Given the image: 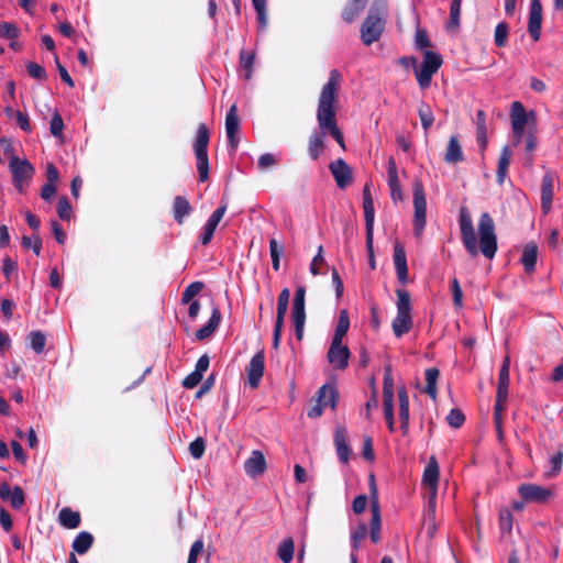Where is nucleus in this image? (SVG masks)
Masks as SVG:
<instances>
[{
	"label": "nucleus",
	"mask_w": 563,
	"mask_h": 563,
	"mask_svg": "<svg viewBox=\"0 0 563 563\" xmlns=\"http://www.w3.org/2000/svg\"><path fill=\"white\" fill-rule=\"evenodd\" d=\"M418 114L422 124L423 130L427 132L433 124L434 117L431 108L422 103L418 109Z\"/></svg>",
	"instance_id": "nucleus-42"
},
{
	"label": "nucleus",
	"mask_w": 563,
	"mask_h": 563,
	"mask_svg": "<svg viewBox=\"0 0 563 563\" xmlns=\"http://www.w3.org/2000/svg\"><path fill=\"white\" fill-rule=\"evenodd\" d=\"M518 493L526 501L533 503H544L552 496L549 488L536 484H521L518 487Z\"/></svg>",
	"instance_id": "nucleus-11"
},
{
	"label": "nucleus",
	"mask_w": 563,
	"mask_h": 563,
	"mask_svg": "<svg viewBox=\"0 0 563 563\" xmlns=\"http://www.w3.org/2000/svg\"><path fill=\"white\" fill-rule=\"evenodd\" d=\"M554 173L548 170L541 181V209L543 213H548L552 208V200L554 194Z\"/></svg>",
	"instance_id": "nucleus-14"
},
{
	"label": "nucleus",
	"mask_w": 563,
	"mask_h": 563,
	"mask_svg": "<svg viewBox=\"0 0 563 563\" xmlns=\"http://www.w3.org/2000/svg\"><path fill=\"white\" fill-rule=\"evenodd\" d=\"M19 36V29L15 24L10 22L0 23V37L7 40H15Z\"/></svg>",
	"instance_id": "nucleus-50"
},
{
	"label": "nucleus",
	"mask_w": 563,
	"mask_h": 563,
	"mask_svg": "<svg viewBox=\"0 0 563 563\" xmlns=\"http://www.w3.org/2000/svg\"><path fill=\"white\" fill-rule=\"evenodd\" d=\"M511 125H526L528 121L527 112L521 102L515 101L510 112Z\"/></svg>",
	"instance_id": "nucleus-38"
},
{
	"label": "nucleus",
	"mask_w": 563,
	"mask_h": 563,
	"mask_svg": "<svg viewBox=\"0 0 563 563\" xmlns=\"http://www.w3.org/2000/svg\"><path fill=\"white\" fill-rule=\"evenodd\" d=\"M476 139L478 146L484 152L488 144L486 114L483 110H478L476 113Z\"/></svg>",
	"instance_id": "nucleus-27"
},
{
	"label": "nucleus",
	"mask_w": 563,
	"mask_h": 563,
	"mask_svg": "<svg viewBox=\"0 0 563 563\" xmlns=\"http://www.w3.org/2000/svg\"><path fill=\"white\" fill-rule=\"evenodd\" d=\"M58 521L66 529H76L80 525V514L65 507L59 511Z\"/></svg>",
	"instance_id": "nucleus-29"
},
{
	"label": "nucleus",
	"mask_w": 563,
	"mask_h": 563,
	"mask_svg": "<svg viewBox=\"0 0 563 563\" xmlns=\"http://www.w3.org/2000/svg\"><path fill=\"white\" fill-rule=\"evenodd\" d=\"M9 169L12 175V183L15 189L24 195L35 173L33 165L25 158L11 157Z\"/></svg>",
	"instance_id": "nucleus-5"
},
{
	"label": "nucleus",
	"mask_w": 563,
	"mask_h": 563,
	"mask_svg": "<svg viewBox=\"0 0 563 563\" xmlns=\"http://www.w3.org/2000/svg\"><path fill=\"white\" fill-rule=\"evenodd\" d=\"M294 540L291 538H287L279 544L277 555L283 563H290L294 559Z\"/></svg>",
	"instance_id": "nucleus-37"
},
{
	"label": "nucleus",
	"mask_w": 563,
	"mask_h": 563,
	"mask_svg": "<svg viewBox=\"0 0 563 563\" xmlns=\"http://www.w3.org/2000/svg\"><path fill=\"white\" fill-rule=\"evenodd\" d=\"M459 224L461 239L467 253L475 257L481 252L486 258L492 260L497 252V236L495 223L492 217L484 212L478 222L479 245L473 227L471 214L466 207L460 209Z\"/></svg>",
	"instance_id": "nucleus-2"
},
{
	"label": "nucleus",
	"mask_w": 563,
	"mask_h": 563,
	"mask_svg": "<svg viewBox=\"0 0 563 563\" xmlns=\"http://www.w3.org/2000/svg\"><path fill=\"white\" fill-rule=\"evenodd\" d=\"M64 129L63 119L58 113H55L52 117L51 123H49V131L54 136H62Z\"/></svg>",
	"instance_id": "nucleus-59"
},
{
	"label": "nucleus",
	"mask_w": 563,
	"mask_h": 563,
	"mask_svg": "<svg viewBox=\"0 0 563 563\" xmlns=\"http://www.w3.org/2000/svg\"><path fill=\"white\" fill-rule=\"evenodd\" d=\"M342 81V74L338 69H332L328 81L321 88L317 107V121L320 131H314L310 135L308 144V153L313 161H317L324 151L323 139L328 134L338 142L341 148L345 150L344 137L336 122L339 91Z\"/></svg>",
	"instance_id": "nucleus-1"
},
{
	"label": "nucleus",
	"mask_w": 563,
	"mask_h": 563,
	"mask_svg": "<svg viewBox=\"0 0 563 563\" xmlns=\"http://www.w3.org/2000/svg\"><path fill=\"white\" fill-rule=\"evenodd\" d=\"M266 460L262 451L254 450L244 462L245 473L253 478H256L265 473Z\"/></svg>",
	"instance_id": "nucleus-17"
},
{
	"label": "nucleus",
	"mask_w": 563,
	"mask_h": 563,
	"mask_svg": "<svg viewBox=\"0 0 563 563\" xmlns=\"http://www.w3.org/2000/svg\"><path fill=\"white\" fill-rule=\"evenodd\" d=\"M338 401V391L333 386L323 385L318 391V402L324 408H335Z\"/></svg>",
	"instance_id": "nucleus-32"
},
{
	"label": "nucleus",
	"mask_w": 563,
	"mask_h": 563,
	"mask_svg": "<svg viewBox=\"0 0 563 563\" xmlns=\"http://www.w3.org/2000/svg\"><path fill=\"white\" fill-rule=\"evenodd\" d=\"M399 399V419L404 433L407 432L409 427V398L405 388L398 390Z\"/></svg>",
	"instance_id": "nucleus-30"
},
{
	"label": "nucleus",
	"mask_w": 563,
	"mask_h": 563,
	"mask_svg": "<svg viewBox=\"0 0 563 563\" xmlns=\"http://www.w3.org/2000/svg\"><path fill=\"white\" fill-rule=\"evenodd\" d=\"M387 174H388V186L389 187L400 185V181L398 178L397 165H396L394 157H389V159H388Z\"/></svg>",
	"instance_id": "nucleus-56"
},
{
	"label": "nucleus",
	"mask_w": 563,
	"mask_h": 563,
	"mask_svg": "<svg viewBox=\"0 0 563 563\" xmlns=\"http://www.w3.org/2000/svg\"><path fill=\"white\" fill-rule=\"evenodd\" d=\"M380 528H382V519L380 518H371L369 538L374 543H377L380 540Z\"/></svg>",
	"instance_id": "nucleus-60"
},
{
	"label": "nucleus",
	"mask_w": 563,
	"mask_h": 563,
	"mask_svg": "<svg viewBox=\"0 0 563 563\" xmlns=\"http://www.w3.org/2000/svg\"><path fill=\"white\" fill-rule=\"evenodd\" d=\"M202 377L201 374L194 371L185 377L183 385L188 389L195 388L201 382Z\"/></svg>",
	"instance_id": "nucleus-64"
},
{
	"label": "nucleus",
	"mask_w": 563,
	"mask_h": 563,
	"mask_svg": "<svg viewBox=\"0 0 563 563\" xmlns=\"http://www.w3.org/2000/svg\"><path fill=\"white\" fill-rule=\"evenodd\" d=\"M93 537L87 531L80 532L73 541V549L78 554H85L92 545Z\"/></svg>",
	"instance_id": "nucleus-36"
},
{
	"label": "nucleus",
	"mask_w": 563,
	"mask_h": 563,
	"mask_svg": "<svg viewBox=\"0 0 563 563\" xmlns=\"http://www.w3.org/2000/svg\"><path fill=\"white\" fill-rule=\"evenodd\" d=\"M202 540H196L190 548L187 563H197L198 555L202 552Z\"/></svg>",
	"instance_id": "nucleus-62"
},
{
	"label": "nucleus",
	"mask_w": 563,
	"mask_h": 563,
	"mask_svg": "<svg viewBox=\"0 0 563 563\" xmlns=\"http://www.w3.org/2000/svg\"><path fill=\"white\" fill-rule=\"evenodd\" d=\"M464 159L462 146L460 144L457 135H452L446 145L444 153V161L448 164H456Z\"/></svg>",
	"instance_id": "nucleus-24"
},
{
	"label": "nucleus",
	"mask_w": 563,
	"mask_h": 563,
	"mask_svg": "<svg viewBox=\"0 0 563 563\" xmlns=\"http://www.w3.org/2000/svg\"><path fill=\"white\" fill-rule=\"evenodd\" d=\"M413 231L416 236H421L426 227L427 218V199L423 186L420 181L413 185Z\"/></svg>",
	"instance_id": "nucleus-7"
},
{
	"label": "nucleus",
	"mask_w": 563,
	"mask_h": 563,
	"mask_svg": "<svg viewBox=\"0 0 563 563\" xmlns=\"http://www.w3.org/2000/svg\"><path fill=\"white\" fill-rule=\"evenodd\" d=\"M191 210H192V208H191L189 201L185 197H183V196L175 197L174 205H173V212H174V219L178 224L184 223L185 218L190 214Z\"/></svg>",
	"instance_id": "nucleus-28"
},
{
	"label": "nucleus",
	"mask_w": 563,
	"mask_h": 563,
	"mask_svg": "<svg viewBox=\"0 0 563 563\" xmlns=\"http://www.w3.org/2000/svg\"><path fill=\"white\" fill-rule=\"evenodd\" d=\"M22 245L25 247H32L33 252L38 256L42 250V241L38 235L23 236Z\"/></svg>",
	"instance_id": "nucleus-55"
},
{
	"label": "nucleus",
	"mask_w": 563,
	"mask_h": 563,
	"mask_svg": "<svg viewBox=\"0 0 563 563\" xmlns=\"http://www.w3.org/2000/svg\"><path fill=\"white\" fill-rule=\"evenodd\" d=\"M538 260V245L534 242H529L525 245L520 262L527 273H532L536 268Z\"/></svg>",
	"instance_id": "nucleus-23"
},
{
	"label": "nucleus",
	"mask_w": 563,
	"mask_h": 563,
	"mask_svg": "<svg viewBox=\"0 0 563 563\" xmlns=\"http://www.w3.org/2000/svg\"><path fill=\"white\" fill-rule=\"evenodd\" d=\"M329 169L339 188L344 189L352 183V169L342 158H338L329 165Z\"/></svg>",
	"instance_id": "nucleus-12"
},
{
	"label": "nucleus",
	"mask_w": 563,
	"mask_h": 563,
	"mask_svg": "<svg viewBox=\"0 0 563 563\" xmlns=\"http://www.w3.org/2000/svg\"><path fill=\"white\" fill-rule=\"evenodd\" d=\"M350 328V318L346 309H343L339 313L338 323L334 330V334L332 340L334 341H343V338L347 333Z\"/></svg>",
	"instance_id": "nucleus-35"
},
{
	"label": "nucleus",
	"mask_w": 563,
	"mask_h": 563,
	"mask_svg": "<svg viewBox=\"0 0 563 563\" xmlns=\"http://www.w3.org/2000/svg\"><path fill=\"white\" fill-rule=\"evenodd\" d=\"M499 523L503 531H510L512 527V515L508 509L501 510L499 515Z\"/></svg>",
	"instance_id": "nucleus-61"
},
{
	"label": "nucleus",
	"mask_w": 563,
	"mask_h": 563,
	"mask_svg": "<svg viewBox=\"0 0 563 563\" xmlns=\"http://www.w3.org/2000/svg\"><path fill=\"white\" fill-rule=\"evenodd\" d=\"M305 296L306 289L300 286L296 289L292 307H291V320L295 328V334L298 340L303 336L305 322H306V310H305Z\"/></svg>",
	"instance_id": "nucleus-8"
},
{
	"label": "nucleus",
	"mask_w": 563,
	"mask_h": 563,
	"mask_svg": "<svg viewBox=\"0 0 563 563\" xmlns=\"http://www.w3.org/2000/svg\"><path fill=\"white\" fill-rule=\"evenodd\" d=\"M26 70H27V74L34 79L45 80L47 78L44 67H42L40 64H36L34 62H29L26 64Z\"/></svg>",
	"instance_id": "nucleus-51"
},
{
	"label": "nucleus",
	"mask_w": 563,
	"mask_h": 563,
	"mask_svg": "<svg viewBox=\"0 0 563 563\" xmlns=\"http://www.w3.org/2000/svg\"><path fill=\"white\" fill-rule=\"evenodd\" d=\"M351 352L343 341L331 340L330 347L327 353L329 364L335 369H345L349 366Z\"/></svg>",
	"instance_id": "nucleus-10"
},
{
	"label": "nucleus",
	"mask_w": 563,
	"mask_h": 563,
	"mask_svg": "<svg viewBox=\"0 0 563 563\" xmlns=\"http://www.w3.org/2000/svg\"><path fill=\"white\" fill-rule=\"evenodd\" d=\"M206 450V443L202 438H197L189 444V452L191 456L196 460L202 457Z\"/></svg>",
	"instance_id": "nucleus-53"
},
{
	"label": "nucleus",
	"mask_w": 563,
	"mask_h": 563,
	"mask_svg": "<svg viewBox=\"0 0 563 563\" xmlns=\"http://www.w3.org/2000/svg\"><path fill=\"white\" fill-rule=\"evenodd\" d=\"M210 140V133L205 123H200L197 129L194 151L195 154H208V144Z\"/></svg>",
	"instance_id": "nucleus-26"
},
{
	"label": "nucleus",
	"mask_w": 563,
	"mask_h": 563,
	"mask_svg": "<svg viewBox=\"0 0 563 563\" xmlns=\"http://www.w3.org/2000/svg\"><path fill=\"white\" fill-rule=\"evenodd\" d=\"M507 398H508V395H505L501 398L500 395L496 393V402L494 406V420H495L496 427L499 432H500V424H501V412L507 402Z\"/></svg>",
	"instance_id": "nucleus-47"
},
{
	"label": "nucleus",
	"mask_w": 563,
	"mask_h": 563,
	"mask_svg": "<svg viewBox=\"0 0 563 563\" xmlns=\"http://www.w3.org/2000/svg\"><path fill=\"white\" fill-rule=\"evenodd\" d=\"M252 4L257 13V21L261 30L267 26L266 0H252Z\"/></svg>",
	"instance_id": "nucleus-44"
},
{
	"label": "nucleus",
	"mask_w": 563,
	"mask_h": 563,
	"mask_svg": "<svg viewBox=\"0 0 563 563\" xmlns=\"http://www.w3.org/2000/svg\"><path fill=\"white\" fill-rule=\"evenodd\" d=\"M446 420L451 427L460 428L465 421V416L460 409H452L448 415Z\"/></svg>",
	"instance_id": "nucleus-57"
},
{
	"label": "nucleus",
	"mask_w": 563,
	"mask_h": 563,
	"mask_svg": "<svg viewBox=\"0 0 563 563\" xmlns=\"http://www.w3.org/2000/svg\"><path fill=\"white\" fill-rule=\"evenodd\" d=\"M443 60L440 54L426 51L420 66L415 68L417 81L421 89L430 86L432 76L439 70Z\"/></svg>",
	"instance_id": "nucleus-6"
},
{
	"label": "nucleus",
	"mask_w": 563,
	"mask_h": 563,
	"mask_svg": "<svg viewBox=\"0 0 563 563\" xmlns=\"http://www.w3.org/2000/svg\"><path fill=\"white\" fill-rule=\"evenodd\" d=\"M542 5L540 0H531L528 32L533 41H538L541 35Z\"/></svg>",
	"instance_id": "nucleus-16"
},
{
	"label": "nucleus",
	"mask_w": 563,
	"mask_h": 563,
	"mask_svg": "<svg viewBox=\"0 0 563 563\" xmlns=\"http://www.w3.org/2000/svg\"><path fill=\"white\" fill-rule=\"evenodd\" d=\"M396 296L397 314L391 322V329L396 338H401L412 329V305L410 294L406 289H396Z\"/></svg>",
	"instance_id": "nucleus-4"
},
{
	"label": "nucleus",
	"mask_w": 563,
	"mask_h": 563,
	"mask_svg": "<svg viewBox=\"0 0 563 563\" xmlns=\"http://www.w3.org/2000/svg\"><path fill=\"white\" fill-rule=\"evenodd\" d=\"M197 159V170L199 181L205 183L209 178V158L208 154H195Z\"/></svg>",
	"instance_id": "nucleus-41"
},
{
	"label": "nucleus",
	"mask_w": 563,
	"mask_h": 563,
	"mask_svg": "<svg viewBox=\"0 0 563 563\" xmlns=\"http://www.w3.org/2000/svg\"><path fill=\"white\" fill-rule=\"evenodd\" d=\"M71 206L66 197H60L57 206L58 217L63 220H69L71 217Z\"/></svg>",
	"instance_id": "nucleus-54"
},
{
	"label": "nucleus",
	"mask_w": 563,
	"mask_h": 563,
	"mask_svg": "<svg viewBox=\"0 0 563 563\" xmlns=\"http://www.w3.org/2000/svg\"><path fill=\"white\" fill-rule=\"evenodd\" d=\"M227 211V203H222L208 219L203 232L200 235V242L202 245H207L211 242L213 233L223 218L224 213Z\"/></svg>",
	"instance_id": "nucleus-18"
},
{
	"label": "nucleus",
	"mask_w": 563,
	"mask_h": 563,
	"mask_svg": "<svg viewBox=\"0 0 563 563\" xmlns=\"http://www.w3.org/2000/svg\"><path fill=\"white\" fill-rule=\"evenodd\" d=\"M254 60H255V54L253 52H244V51L241 52L240 62H241V66L243 67L244 71H245V74H244L245 79H250L252 76Z\"/></svg>",
	"instance_id": "nucleus-43"
},
{
	"label": "nucleus",
	"mask_w": 563,
	"mask_h": 563,
	"mask_svg": "<svg viewBox=\"0 0 563 563\" xmlns=\"http://www.w3.org/2000/svg\"><path fill=\"white\" fill-rule=\"evenodd\" d=\"M509 384H510V374L506 373V371H499L497 394H499L501 398L505 395H508Z\"/></svg>",
	"instance_id": "nucleus-52"
},
{
	"label": "nucleus",
	"mask_w": 563,
	"mask_h": 563,
	"mask_svg": "<svg viewBox=\"0 0 563 563\" xmlns=\"http://www.w3.org/2000/svg\"><path fill=\"white\" fill-rule=\"evenodd\" d=\"M394 265L397 277L401 284L408 282V266L405 247L399 242L394 244Z\"/></svg>",
	"instance_id": "nucleus-19"
},
{
	"label": "nucleus",
	"mask_w": 563,
	"mask_h": 563,
	"mask_svg": "<svg viewBox=\"0 0 563 563\" xmlns=\"http://www.w3.org/2000/svg\"><path fill=\"white\" fill-rule=\"evenodd\" d=\"M363 209L366 231L374 230L375 208L368 184H366L363 189Z\"/></svg>",
	"instance_id": "nucleus-22"
},
{
	"label": "nucleus",
	"mask_w": 563,
	"mask_h": 563,
	"mask_svg": "<svg viewBox=\"0 0 563 563\" xmlns=\"http://www.w3.org/2000/svg\"><path fill=\"white\" fill-rule=\"evenodd\" d=\"M509 34V27L506 22H500L497 24L494 34V42L497 47H504L507 43V37Z\"/></svg>",
	"instance_id": "nucleus-45"
},
{
	"label": "nucleus",
	"mask_w": 563,
	"mask_h": 563,
	"mask_svg": "<svg viewBox=\"0 0 563 563\" xmlns=\"http://www.w3.org/2000/svg\"><path fill=\"white\" fill-rule=\"evenodd\" d=\"M367 526L361 522L351 533V547L354 551H357L361 543L367 537Z\"/></svg>",
	"instance_id": "nucleus-40"
},
{
	"label": "nucleus",
	"mask_w": 563,
	"mask_h": 563,
	"mask_svg": "<svg viewBox=\"0 0 563 563\" xmlns=\"http://www.w3.org/2000/svg\"><path fill=\"white\" fill-rule=\"evenodd\" d=\"M334 442L339 459L344 463L347 462L351 451L345 440L344 429L338 428L335 430Z\"/></svg>",
	"instance_id": "nucleus-34"
},
{
	"label": "nucleus",
	"mask_w": 563,
	"mask_h": 563,
	"mask_svg": "<svg viewBox=\"0 0 563 563\" xmlns=\"http://www.w3.org/2000/svg\"><path fill=\"white\" fill-rule=\"evenodd\" d=\"M31 347L37 353H42L45 347L46 338L41 331H32L30 334Z\"/></svg>",
	"instance_id": "nucleus-48"
},
{
	"label": "nucleus",
	"mask_w": 563,
	"mask_h": 563,
	"mask_svg": "<svg viewBox=\"0 0 563 563\" xmlns=\"http://www.w3.org/2000/svg\"><path fill=\"white\" fill-rule=\"evenodd\" d=\"M203 284L201 282H195L191 283L189 286L186 287V289L183 292L181 301L184 303H188L190 301H194V297H196L200 290L202 289Z\"/></svg>",
	"instance_id": "nucleus-49"
},
{
	"label": "nucleus",
	"mask_w": 563,
	"mask_h": 563,
	"mask_svg": "<svg viewBox=\"0 0 563 563\" xmlns=\"http://www.w3.org/2000/svg\"><path fill=\"white\" fill-rule=\"evenodd\" d=\"M386 16V1H374L361 27V38L365 45H372L379 40L385 29Z\"/></svg>",
	"instance_id": "nucleus-3"
},
{
	"label": "nucleus",
	"mask_w": 563,
	"mask_h": 563,
	"mask_svg": "<svg viewBox=\"0 0 563 563\" xmlns=\"http://www.w3.org/2000/svg\"><path fill=\"white\" fill-rule=\"evenodd\" d=\"M373 240H374V230L366 231V249L368 252V263L372 269L376 268V262L374 256V246H373Z\"/></svg>",
	"instance_id": "nucleus-58"
},
{
	"label": "nucleus",
	"mask_w": 563,
	"mask_h": 563,
	"mask_svg": "<svg viewBox=\"0 0 563 563\" xmlns=\"http://www.w3.org/2000/svg\"><path fill=\"white\" fill-rule=\"evenodd\" d=\"M440 372L435 367L428 368L426 371V393L435 400L437 398V382L439 378Z\"/></svg>",
	"instance_id": "nucleus-39"
},
{
	"label": "nucleus",
	"mask_w": 563,
	"mask_h": 563,
	"mask_svg": "<svg viewBox=\"0 0 563 563\" xmlns=\"http://www.w3.org/2000/svg\"><path fill=\"white\" fill-rule=\"evenodd\" d=\"M289 298H290V290L288 288H284L277 299V313H276V320L274 324V332H273V347L275 350L278 349L280 339H282V332L284 328V320L285 316L287 313L288 305H289Z\"/></svg>",
	"instance_id": "nucleus-9"
},
{
	"label": "nucleus",
	"mask_w": 563,
	"mask_h": 563,
	"mask_svg": "<svg viewBox=\"0 0 563 563\" xmlns=\"http://www.w3.org/2000/svg\"><path fill=\"white\" fill-rule=\"evenodd\" d=\"M221 321V312L218 307L212 308V313L207 324L196 332V338L200 341L210 338Z\"/></svg>",
	"instance_id": "nucleus-25"
},
{
	"label": "nucleus",
	"mask_w": 563,
	"mask_h": 563,
	"mask_svg": "<svg viewBox=\"0 0 563 563\" xmlns=\"http://www.w3.org/2000/svg\"><path fill=\"white\" fill-rule=\"evenodd\" d=\"M264 352L260 351L251 358L247 365V379L252 388H257L260 385V382L264 375Z\"/></svg>",
	"instance_id": "nucleus-13"
},
{
	"label": "nucleus",
	"mask_w": 563,
	"mask_h": 563,
	"mask_svg": "<svg viewBox=\"0 0 563 563\" xmlns=\"http://www.w3.org/2000/svg\"><path fill=\"white\" fill-rule=\"evenodd\" d=\"M383 398H394V382L389 372L384 377Z\"/></svg>",
	"instance_id": "nucleus-63"
},
{
	"label": "nucleus",
	"mask_w": 563,
	"mask_h": 563,
	"mask_svg": "<svg viewBox=\"0 0 563 563\" xmlns=\"http://www.w3.org/2000/svg\"><path fill=\"white\" fill-rule=\"evenodd\" d=\"M367 1L368 0H351V2L344 8L342 12L343 20L347 23L354 21L364 10Z\"/></svg>",
	"instance_id": "nucleus-33"
},
{
	"label": "nucleus",
	"mask_w": 563,
	"mask_h": 563,
	"mask_svg": "<svg viewBox=\"0 0 563 563\" xmlns=\"http://www.w3.org/2000/svg\"><path fill=\"white\" fill-rule=\"evenodd\" d=\"M439 475L440 470L437 459L431 456L423 471L422 483L428 486L429 492H433V495L438 494Z\"/></svg>",
	"instance_id": "nucleus-20"
},
{
	"label": "nucleus",
	"mask_w": 563,
	"mask_h": 563,
	"mask_svg": "<svg viewBox=\"0 0 563 563\" xmlns=\"http://www.w3.org/2000/svg\"><path fill=\"white\" fill-rule=\"evenodd\" d=\"M240 129V121L238 117V107L232 104L225 117V132L229 144L232 150H235L239 144L238 132Z\"/></svg>",
	"instance_id": "nucleus-15"
},
{
	"label": "nucleus",
	"mask_w": 563,
	"mask_h": 563,
	"mask_svg": "<svg viewBox=\"0 0 563 563\" xmlns=\"http://www.w3.org/2000/svg\"><path fill=\"white\" fill-rule=\"evenodd\" d=\"M0 498L9 500L14 509H21L25 503L22 488L20 486L11 488L5 483L0 486Z\"/></svg>",
	"instance_id": "nucleus-21"
},
{
	"label": "nucleus",
	"mask_w": 563,
	"mask_h": 563,
	"mask_svg": "<svg viewBox=\"0 0 563 563\" xmlns=\"http://www.w3.org/2000/svg\"><path fill=\"white\" fill-rule=\"evenodd\" d=\"M462 0H452L450 5L449 29H457L460 26Z\"/></svg>",
	"instance_id": "nucleus-46"
},
{
	"label": "nucleus",
	"mask_w": 563,
	"mask_h": 563,
	"mask_svg": "<svg viewBox=\"0 0 563 563\" xmlns=\"http://www.w3.org/2000/svg\"><path fill=\"white\" fill-rule=\"evenodd\" d=\"M510 159H511V151H510L509 146L506 145L503 147V150L500 152L499 159H498L496 176H497V183L499 185H503L507 177Z\"/></svg>",
	"instance_id": "nucleus-31"
}]
</instances>
